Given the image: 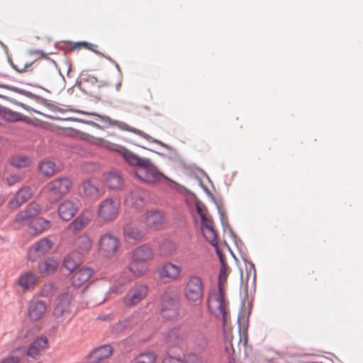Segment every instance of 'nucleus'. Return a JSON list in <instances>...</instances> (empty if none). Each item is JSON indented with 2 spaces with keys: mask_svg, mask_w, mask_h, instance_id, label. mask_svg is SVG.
Listing matches in <instances>:
<instances>
[{
  "mask_svg": "<svg viewBox=\"0 0 363 363\" xmlns=\"http://www.w3.org/2000/svg\"><path fill=\"white\" fill-rule=\"evenodd\" d=\"M220 260L221 267L218 276V291L211 294L208 298V308L218 318H220L223 321V333L225 341L228 343L230 348L226 345L225 350L230 353L234 352V342L239 345L242 340L241 334L243 336L245 342L247 340L248 318L245 314L240 315L238 317L239 334L234 338L232 334V328L230 325V315L228 308V302L225 297V285L227 281L230 268L224 262L220 256Z\"/></svg>",
  "mask_w": 363,
  "mask_h": 363,
  "instance_id": "obj_1",
  "label": "nucleus"
},
{
  "mask_svg": "<svg viewBox=\"0 0 363 363\" xmlns=\"http://www.w3.org/2000/svg\"><path fill=\"white\" fill-rule=\"evenodd\" d=\"M91 142L94 145L118 152L128 164L136 167L135 175L143 182L152 184L158 182L162 179L170 181L158 171L148 158L140 157L125 147L109 143L102 138H93Z\"/></svg>",
  "mask_w": 363,
  "mask_h": 363,
  "instance_id": "obj_2",
  "label": "nucleus"
},
{
  "mask_svg": "<svg viewBox=\"0 0 363 363\" xmlns=\"http://www.w3.org/2000/svg\"><path fill=\"white\" fill-rule=\"evenodd\" d=\"M204 286L202 279L197 275L189 276L184 286V296L186 299L195 305L201 303Z\"/></svg>",
  "mask_w": 363,
  "mask_h": 363,
  "instance_id": "obj_3",
  "label": "nucleus"
},
{
  "mask_svg": "<svg viewBox=\"0 0 363 363\" xmlns=\"http://www.w3.org/2000/svg\"><path fill=\"white\" fill-rule=\"evenodd\" d=\"M72 186V182L68 177H60L48 183L44 191L50 199L57 201L67 194Z\"/></svg>",
  "mask_w": 363,
  "mask_h": 363,
  "instance_id": "obj_4",
  "label": "nucleus"
},
{
  "mask_svg": "<svg viewBox=\"0 0 363 363\" xmlns=\"http://www.w3.org/2000/svg\"><path fill=\"white\" fill-rule=\"evenodd\" d=\"M121 243L118 237L111 233L102 234L98 240L99 253L106 257H113L119 251Z\"/></svg>",
  "mask_w": 363,
  "mask_h": 363,
  "instance_id": "obj_5",
  "label": "nucleus"
},
{
  "mask_svg": "<svg viewBox=\"0 0 363 363\" xmlns=\"http://www.w3.org/2000/svg\"><path fill=\"white\" fill-rule=\"evenodd\" d=\"M120 202L112 198H107L101 201L96 210L98 218L104 222L114 220L118 216Z\"/></svg>",
  "mask_w": 363,
  "mask_h": 363,
  "instance_id": "obj_6",
  "label": "nucleus"
},
{
  "mask_svg": "<svg viewBox=\"0 0 363 363\" xmlns=\"http://www.w3.org/2000/svg\"><path fill=\"white\" fill-rule=\"evenodd\" d=\"M91 115H93L95 117V119L96 121L104 123L106 126L107 125L115 126V127L120 128L121 130H127V131L133 133L136 135H138L139 136L146 139L149 142L159 143V144L161 143L158 140L153 139L151 136H150L145 132H143L139 129L132 128L124 122L117 121V120H113L110 117L106 116H101V115H99L96 113H92Z\"/></svg>",
  "mask_w": 363,
  "mask_h": 363,
  "instance_id": "obj_7",
  "label": "nucleus"
},
{
  "mask_svg": "<svg viewBox=\"0 0 363 363\" xmlns=\"http://www.w3.org/2000/svg\"><path fill=\"white\" fill-rule=\"evenodd\" d=\"M72 295L69 292L60 294L55 300L53 315L61 320L71 317Z\"/></svg>",
  "mask_w": 363,
  "mask_h": 363,
  "instance_id": "obj_8",
  "label": "nucleus"
},
{
  "mask_svg": "<svg viewBox=\"0 0 363 363\" xmlns=\"http://www.w3.org/2000/svg\"><path fill=\"white\" fill-rule=\"evenodd\" d=\"M182 267L171 262L163 263L157 269L159 278L165 282H172L178 280L182 275Z\"/></svg>",
  "mask_w": 363,
  "mask_h": 363,
  "instance_id": "obj_9",
  "label": "nucleus"
},
{
  "mask_svg": "<svg viewBox=\"0 0 363 363\" xmlns=\"http://www.w3.org/2000/svg\"><path fill=\"white\" fill-rule=\"evenodd\" d=\"M148 293V287L145 284H137L129 289L123 298V303L127 307H133L143 300Z\"/></svg>",
  "mask_w": 363,
  "mask_h": 363,
  "instance_id": "obj_10",
  "label": "nucleus"
},
{
  "mask_svg": "<svg viewBox=\"0 0 363 363\" xmlns=\"http://www.w3.org/2000/svg\"><path fill=\"white\" fill-rule=\"evenodd\" d=\"M140 220L148 230H157L162 228L164 221V213L158 210L147 211Z\"/></svg>",
  "mask_w": 363,
  "mask_h": 363,
  "instance_id": "obj_11",
  "label": "nucleus"
},
{
  "mask_svg": "<svg viewBox=\"0 0 363 363\" xmlns=\"http://www.w3.org/2000/svg\"><path fill=\"white\" fill-rule=\"evenodd\" d=\"M49 338L45 335H40L30 345L26 351V355L33 359H37L49 348Z\"/></svg>",
  "mask_w": 363,
  "mask_h": 363,
  "instance_id": "obj_12",
  "label": "nucleus"
},
{
  "mask_svg": "<svg viewBox=\"0 0 363 363\" xmlns=\"http://www.w3.org/2000/svg\"><path fill=\"white\" fill-rule=\"evenodd\" d=\"M161 313L166 319H173L178 315V303L168 294H164L161 299Z\"/></svg>",
  "mask_w": 363,
  "mask_h": 363,
  "instance_id": "obj_13",
  "label": "nucleus"
},
{
  "mask_svg": "<svg viewBox=\"0 0 363 363\" xmlns=\"http://www.w3.org/2000/svg\"><path fill=\"white\" fill-rule=\"evenodd\" d=\"M53 246V242L48 238H44L36 242L29 250L28 257L35 260L49 252Z\"/></svg>",
  "mask_w": 363,
  "mask_h": 363,
  "instance_id": "obj_14",
  "label": "nucleus"
},
{
  "mask_svg": "<svg viewBox=\"0 0 363 363\" xmlns=\"http://www.w3.org/2000/svg\"><path fill=\"white\" fill-rule=\"evenodd\" d=\"M147 229L140 220L138 223L127 225L124 228V236L127 240L139 241L147 233Z\"/></svg>",
  "mask_w": 363,
  "mask_h": 363,
  "instance_id": "obj_15",
  "label": "nucleus"
},
{
  "mask_svg": "<svg viewBox=\"0 0 363 363\" xmlns=\"http://www.w3.org/2000/svg\"><path fill=\"white\" fill-rule=\"evenodd\" d=\"M34 70L39 72V77L43 80H50L57 73V67L54 61L36 62Z\"/></svg>",
  "mask_w": 363,
  "mask_h": 363,
  "instance_id": "obj_16",
  "label": "nucleus"
},
{
  "mask_svg": "<svg viewBox=\"0 0 363 363\" xmlns=\"http://www.w3.org/2000/svg\"><path fill=\"white\" fill-rule=\"evenodd\" d=\"M40 211V205L35 201H32L23 210L18 213L15 218V223L23 225L30 218L37 216Z\"/></svg>",
  "mask_w": 363,
  "mask_h": 363,
  "instance_id": "obj_17",
  "label": "nucleus"
},
{
  "mask_svg": "<svg viewBox=\"0 0 363 363\" xmlns=\"http://www.w3.org/2000/svg\"><path fill=\"white\" fill-rule=\"evenodd\" d=\"M94 274V269L89 267H82L77 269L71 277L72 285L79 288L86 284Z\"/></svg>",
  "mask_w": 363,
  "mask_h": 363,
  "instance_id": "obj_18",
  "label": "nucleus"
},
{
  "mask_svg": "<svg viewBox=\"0 0 363 363\" xmlns=\"http://www.w3.org/2000/svg\"><path fill=\"white\" fill-rule=\"evenodd\" d=\"M78 210L79 207L76 203L71 200H65L58 207V215L62 220L68 221L75 216Z\"/></svg>",
  "mask_w": 363,
  "mask_h": 363,
  "instance_id": "obj_19",
  "label": "nucleus"
},
{
  "mask_svg": "<svg viewBox=\"0 0 363 363\" xmlns=\"http://www.w3.org/2000/svg\"><path fill=\"white\" fill-rule=\"evenodd\" d=\"M202 232L206 239L213 246L217 245V233L213 228V223L207 215L202 216Z\"/></svg>",
  "mask_w": 363,
  "mask_h": 363,
  "instance_id": "obj_20",
  "label": "nucleus"
},
{
  "mask_svg": "<svg viewBox=\"0 0 363 363\" xmlns=\"http://www.w3.org/2000/svg\"><path fill=\"white\" fill-rule=\"evenodd\" d=\"M82 189L83 195L90 199H98L102 192L99 189V183L95 179H88L82 184Z\"/></svg>",
  "mask_w": 363,
  "mask_h": 363,
  "instance_id": "obj_21",
  "label": "nucleus"
},
{
  "mask_svg": "<svg viewBox=\"0 0 363 363\" xmlns=\"http://www.w3.org/2000/svg\"><path fill=\"white\" fill-rule=\"evenodd\" d=\"M153 258V252L152 249L146 245H140L132 252L131 260L135 262L147 264L149 260Z\"/></svg>",
  "mask_w": 363,
  "mask_h": 363,
  "instance_id": "obj_22",
  "label": "nucleus"
},
{
  "mask_svg": "<svg viewBox=\"0 0 363 363\" xmlns=\"http://www.w3.org/2000/svg\"><path fill=\"white\" fill-rule=\"evenodd\" d=\"M47 303L43 301H36L32 302L28 308V315L33 321H37L41 319L47 311Z\"/></svg>",
  "mask_w": 363,
  "mask_h": 363,
  "instance_id": "obj_23",
  "label": "nucleus"
},
{
  "mask_svg": "<svg viewBox=\"0 0 363 363\" xmlns=\"http://www.w3.org/2000/svg\"><path fill=\"white\" fill-rule=\"evenodd\" d=\"M28 57L27 55L18 56L15 61L11 62L12 67L20 73L34 70L36 61L31 60Z\"/></svg>",
  "mask_w": 363,
  "mask_h": 363,
  "instance_id": "obj_24",
  "label": "nucleus"
},
{
  "mask_svg": "<svg viewBox=\"0 0 363 363\" xmlns=\"http://www.w3.org/2000/svg\"><path fill=\"white\" fill-rule=\"evenodd\" d=\"M38 281V276L33 272L28 271L20 275L18 284L23 290H33Z\"/></svg>",
  "mask_w": 363,
  "mask_h": 363,
  "instance_id": "obj_25",
  "label": "nucleus"
},
{
  "mask_svg": "<svg viewBox=\"0 0 363 363\" xmlns=\"http://www.w3.org/2000/svg\"><path fill=\"white\" fill-rule=\"evenodd\" d=\"M113 352V350L111 345H106L101 346L93 352L89 356V362L94 363V362H100L101 361L108 358Z\"/></svg>",
  "mask_w": 363,
  "mask_h": 363,
  "instance_id": "obj_26",
  "label": "nucleus"
},
{
  "mask_svg": "<svg viewBox=\"0 0 363 363\" xmlns=\"http://www.w3.org/2000/svg\"><path fill=\"white\" fill-rule=\"evenodd\" d=\"M93 241L86 234H82L76 238L74 241V247L76 251L81 254H87L92 247Z\"/></svg>",
  "mask_w": 363,
  "mask_h": 363,
  "instance_id": "obj_27",
  "label": "nucleus"
},
{
  "mask_svg": "<svg viewBox=\"0 0 363 363\" xmlns=\"http://www.w3.org/2000/svg\"><path fill=\"white\" fill-rule=\"evenodd\" d=\"M52 226L50 220L42 217L32 220L29 223V228L32 233L39 235L48 230Z\"/></svg>",
  "mask_w": 363,
  "mask_h": 363,
  "instance_id": "obj_28",
  "label": "nucleus"
},
{
  "mask_svg": "<svg viewBox=\"0 0 363 363\" xmlns=\"http://www.w3.org/2000/svg\"><path fill=\"white\" fill-rule=\"evenodd\" d=\"M89 216L85 213H82L71 222L67 228L73 233H76L84 229L90 222Z\"/></svg>",
  "mask_w": 363,
  "mask_h": 363,
  "instance_id": "obj_29",
  "label": "nucleus"
},
{
  "mask_svg": "<svg viewBox=\"0 0 363 363\" xmlns=\"http://www.w3.org/2000/svg\"><path fill=\"white\" fill-rule=\"evenodd\" d=\"M165 339L169 345L177 346L183 342L184 334L178 328H172L166 333Z\"/></svg>",
  "mask_w": 363,
  "mask_h": 363,
  "instance_id": "obj_30",
  "label": "nucleus"
},
{
  "mask_svg": "<svg viewBox=\"0 0 363 363\" xmlns=\"http://www.w3.org/2000/svg\"><path fill=\"white\" fill-rule=\"evenodd\" d=\"M9 162L13 167L20 169L30 166L31 160L26 155L16 154L9 157Z\"/></svg>",
  "mask_w": 363,
  "mask_h": 363,
  "instance_id": "obj_31",
  "label": "nucleus"
},
{
  "mask_svg": "<svg viewBox=\"0 0 363 363\" xmlns=\"http://www.w3.org/2000/svg\"><path fill=\"white\" fill-rule=\"evenodd\" d=\"M59 266V261L54 258L47 259L44 263L38 267L39 272L43 274H53Z\"/></svg>",
  "mask_w": 363,
  "mask_h": 363,
  "instance_id": "obj_32",
  "label": "nucleus"
},
{
  "mask_svg": "<svg viewBox=\"0 0 363 363\" xmlns=\"http://www.w3.org/2000/svg\"><path fill=\"white\" fill-rule=\"evenodd\" d=\"M123 182L121 176L116 172H110L106 177V184L109 189H118L122 186Z\"/></svg>",
  "mask_w": 363,
  "mask_h": 363,
  "instance_id": "obj_33",
  "label": "nucleus"
},
{
  "mask_svg": "<svg viewBox=\"0 0 363 363\" xmlns=\"http://www.w3.org/2000/svg\"><path fill=\"white\" fill-rule=\"evenodd\" d=\"M40 172L46 177H51L56 173V164L51 160H43L38 166Z\"/></svg>",
  "mask_w": 363,
  "mask_h": 363,
  "instance_id": "obj_34",
  "label": "nucleus"
},
{
  "mask_svg": "<svg viewBox=\"0 0 363 363\" xmlns=\"http://www.w3.org/2000/svg\"><path fill=\"white\" fill-rule=\"evenodd\" d=\"M157 355L153 351L147 350L134 358V363H156Z\"/></svg>",
  "mask_w": 363,
  "mask_h": 363,
  "instance_id": "obj_35",
  "label": "nucleus"
},
{
  "mask_svg": "<svg viewBox=\"0 0 363 363\" xmlns=\"http://www.w3.org/2000/svg\"><path fill=\"white\" fill-rule=\"evenodd\" d=\"M148 270L147 264L135 262L131 260L129 265V272L133 274L135 277H140L144 275Z\"/></svg>",
  "mask_w": 363,
  "mask_h": 363,
  "instance_id": "obj_36",
  "label": "nucleus"
},
{
  "mask_svg": "<svg viewBox=\"0 0 363 363\" xmlns=\"http://www.w3.org/2000/svg\"><path fill=\"white\" fill-rule=\"evenodd\" d=\"M16 194L24 203L32 197L33 191L30 187L23 186L17 191Z\"/></svg>",
  "mask_w": 363,
  "mask_h": 363,
  "instance_id": "obj_37",
  "label": "nucleus"
},
{
  "mask_svg": "<svg viewBox=\"0 0 363 363\" xmlns=\"http://www.w3.org/2000/svg\"><path fill=\"white\" fill-rule=\"evenodd\" d=\"M57 288L53 283L45 284L40 289V295L44 297H50L54 294Z\"/></svg>",
  "mask_w": 363,
  "mask_h": 363,
  "instance_id": "obj_38",
  "label": "nucleus"
},
{
  "mask_svg": "<svg viewBox=\"0 0 363 363\" xmlns=\"http://www.w3.org/2000/svg\"><path fill=\"white\" fill-rule=\"evenodd\" d=\"M1 113L6 120L9 121H17L20 120L21 116L19 113L13 112L8 108H1Z\"/></svg>",
  "mask_w": 363,
  "mask_h": 363,
  "instance_id": "obj_39",
  "label": "nucleus"
},
{
  "mask_svg": "<svg viewBox=\"0 0 363 363\" xmlns=\"http://www.w3.org/2000/svg\"><path fill=\"white\" fill-rule=\"evenodd\" d=\"M23 203L21 201V199L15 194L14 196L7 203V208L9 210L13 211L21 207Z\"/></svg>",
  "mask_w": 363,
  "mask_h": 363,
  "instance_id": "obj_40",
  "label": "nucleus"
},
{
  "mask_svg": "<svg viewBox=\"0 0 363 363\" xmlns=\"http://www.w3.org/2000/svg\"><path fill=\"white\" fill-rule=\"evenodd\" d=\"M64 267L69 271H73L77 265V263L71 256H67L64 259Z\"/></svg>",
  "mask_w": 363,
  "mask_h": 363,
  "instance_id": "obj_41",
  "label": "nucleus"
},
{
  "mask_svg": "<svg viewBox=\"0 0 363 363\" xmlns=\"http://www.w3.org/2000/svg\"><path fill=\"white\" fill-rule=\"evenodd\" d=\"M184 363H203V362L201 357L195 354H190L185 357Z\"/></svg>",
  "mask_w": 363,
  "mask_h": 363,
  "instance_id": "obj_42",
  "label": "nucleus"
},
{
  "mask_svg": "<svg viewBox=\"0 0 363 363\" xmlns=\"http://www.w3.org/2000/svg\"><path fill=\"white\" fill-rule=\"evenodd\" d=\"M96 45L90 44L85 42L74 43L72 46V49H79L81 48H85L91 50H94V48H96Z\"/></svg>",
  "mask_w": 363,
  "mask_h": 363,
  "instance_id": "obj_43",
  "label": "nucleus"
},
{
  "mask_svg": "<svg viewBox=\"0 0 363 363\" xmlns=\"http://www.w3.org/2000/svg\"><path fill=\"white\" fill-rule=\"evenodd\" d=\"M162 363H184V360L179 357L167 354L163 358Z\"/></svg>",
  "mask_w": 363,
  "mask_h": 363,
  "instance_id": "obj_44",
  "label": "nucleus"
},
{
  "mask_svg": "<svg viewBox=\"0 0 363 363\" xmlns=\"http://www.w3.org/2000/svg\"><path fill=\"white\" fill-rule=\"evenodd\" d=\"M132 280V278L126 274V272L123 274L118 281V286L122 287L125 284H128Z\"/></svg>",
  "mask_w": 363,
  "mask_h": 363,
  "instance_id": "obj_45",
  "label": "nucleus"
},
{
  "mask_svg": "<svg viewBox=\"0 0 363 363\" xmlns=\"http://www.w3.org/2000/svg\"><path fill=\"white\" fill-rule=\"evenodd\" d=\"M6 180L9 185H13L21 180V177L17 174H11L6 178Z\"/></svg>",
  "mask_w": 363,
  "mask_h": 363,
  "instance_id": "obj_46",
  "label": "nucleus"
},
{
  "mask_svg": "<svg viewBox=\"0 0 363 363\" xmlns=\"http://www.w3.org/2000/svg\"><path fill=\"white\" fill-rule=\"evenodd\" d=\"M20 359L16 356H9L3 359L1 363H19Z\"/></svg>",
  "mask_w": 363,
  "mask_h": 363,
  "instance_id": "obj_47",
  "label": "nucleus"
},
{
  "mask_svg": "<svg viewBox=\"0 0 363 363\" xmlns=\"http://www.w3.org/2000/svg\"><path fill=\"white\" fill-rule=\"evenodd\" d=\"M197 212L199 214L201 218H202V216H206V213L203 211L201 207L197 206L196 207Z\"/></svg>",
  "mask_w": 363,
  "mask_h": 363,
  "instance_id": "obj_48",
  "label": "nucleus"
},
{
  "mask_svg": "<svg viewBox=\"0 0 363 363\" xmlns=\"http://www.w3.org/2000/svg\"><path fill=\"white\" fill-rule=\"evenodd\" d=\"M6 197L5 195L0 194V207L6 202Z\"/></svg>",
  "mask_w": 363,
  "mask_h": 363,
  "instance_id": "obj_49",
  "label": "nucleus"
},
{
  "mask_svg": "<svg viewBox=\"0 0 363 363\" xmlns=\"http://www.w3.org/2000/svg\"><path fill=\"white\" fill-rule=\"evenodd\" d=\"M21 106L23 108H25L26 110H28V111L31 110V111H35V112H36V113H39L38 111H35V110H33V109L30 108L29 106H26V105H24V104H21Z\"/></svg>",
  "mask_w": 363,
  "mask_h": 363,
  "instance_id": "obj_50",
  "label": "nucleus"
},
{
  "mask_svg": "<svg viewBox=\"0 0 363 363\" xmlns=\"http://www.w3.org/2000/svg\"><path fill=\"white\" fill-rule=\"evenodd\" d=\"M113 291L115 292V293H118L120 292V289L118 286H116L115 288V286H113Z\"/></svg>",
  "mask_w": 363,
  "mask_h": 363,
  "instance_id": "obj_51",
  "label": "nucleus"
},
{
  "mask_svg": "<svg viewBox=\"0 0 363 363\" xmlns=\"http://www.w3.org/2000/svg\"><path fill=\"white\" fill-rule=\"evenodd\" d=\"M89 123L92 125H94V126H95V127H96V128H101L99 124H97V123H96L94 122H89Z\"/></svg>",
  "mask_w": 363,
  "mask_h": 363,
  "instance_id": "obj_52",
  "label": "nucleus"
}]
</instances>
